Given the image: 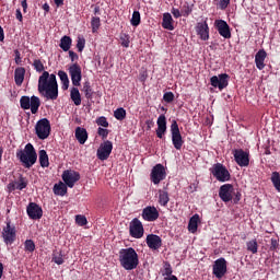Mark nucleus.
I'll return each mask as SVG.
<instances>
[{
  "instance_id": "f257e3e1",
  "label": "nucleus",
  "mask_w": 280,
  "mask_h": 280,
  "mask_svg": "<svg viewBox=\"0 0 280 280\" xmlns=\"http://www.w3.org/2000/svg\"><path fill=\"white\" fill-rule=\"evenodd\" d=\"M33 67L37 73H42L38 79V93L44 95L46 100H58V80H56V74H49L47 71H45V65L43 61H40V59H35L33 61Z\"/></svg>"
},
{
  "instance_id": "f03ea898",
  "label": "nucleus",
  "mask_w": 280,
  "mask_h": 280,
  "mask_svg": "<svg viewBox=\"0 0 280 280\" xmlns=\"http://www.w3.org/2000/svg\"><path fill=\"white\" fill-rule=\"evenodd\" d=\"M119 264L124 270H137L139 267V254L132 247L121 248L118 256Z\"/></svg>"
},
{
  "instance_id": "7ed1b4c3",
  "label": "nucleus",
  "mask_w": 280,
  "mask_h": 280,
  "mask_svg": "<svg viewBox=\"0 0 280 280\" xmlns=\"http://www.w3.org/2000/svg\"><path fill=\"white\" fill-rule=\"evenodd\" d=\"M16 159H19L20 163H22L23 167L26 170H30L33 165H36L38 154L36 153V149H34V144L27 143L24 150H18Z\"/></svg>"
},
{
  "instance_id": "20e7f679",
  "label": "nucleus",
  "mask_w": 280,
  "mask_h": 280,
  "mask_svg": "<svg viewBox=\"0 0 280 280\" xmlns=\"http://www.w3.org/2000/svg\"><path fill=\"white\" fill-rule=\"evenodd\" d=\"M20 106L23 110L31 109L32 115H36V113H38V108H40V98L35 95L31 98L30 96H22L20 98Z\"/></svg>"
},
{
  "instance_id": "39448f33",
  "label": "nucleus",
  "mask_w": 280,
  "mask_h": 280,
  "mask_svg": "<svg viewBox=\"0 0 280 280\" xmlns=\"http://www.w3.org/2000/svg\"><path fill=\"white\" fill-rule=\"evenodd\" d=\"M35 132L38 139H47L51 135V122H49V119H39L35 125Z\"/></svg>"
},
{
  "instance_id": "423d86ee",
  "label": "nucleus",
  "mask_w": 280,
  "mask_h": 280,
  "mask_svg": "<svg viewBox=\"0 0 280 280\" xmlns=\"http://www.w3.org/2000/svg\"><path fill=\"white\" fill-rule=\"evenodd\" d=\"M210 172L219 183L231 180V173H229V170L222 163L214 164Z\"/></svg>"
},
{
  "instance_id": "0eeeda50",
  "label": "nucleus",
  "mask_w": 280,
  "mask_h": 280,
  "mask_svg": "<svg viewBox=\"0 0 280 280\" xmlns=\"http://www.w3.org/2000/svg\"><path fill=\"white\" fill-rule=\"evenodd\" d=\"M171 135L172 143L175 150H183L185 140H183V135H180V128L178 127V122L176 120H173L171 124Z\"/></svg>"
},
{
  "instance_id": "6e6552de",
  "label": "nucleus",
  "mask_w": 280,
  "mask_h": 280,
  "mask_svg": "<svg viewBox=\"0 0 280 280\" xmlns=\"http://www.w3.org/2000/svg\"><path fill=\"white\" fill-rule=\"evenodd\" d=\"M2 238L7 246H12L16 242V228L12 225V221H7V226L2 229Z\"/></svg>"
},
{
  "instance_id": "1a4fd4ad",
  "label": "nucleus",
  "mask_w": 280,
  "mask_h": 280,
  "mask_svg": "<svg viewBox=\"0 0 280 280\" xmlns=\"http://www.w3.org/2000/svg\"><path fill=\"white\" fill-rule=\"evenodd\" d=\"M68 73L71 78L73 86H80L82 82V67L78 62L72 63L68 68Z\"/></svg>"
},
{
  "instance_id": "9d476101",
  "label": "nucleus",
  "mask_w": 280,
  "mask_h": 280,
  "mask_svg": "<svg viewBox=\"0 0 280 280\" xmlns=\"http://www.w3.org/2000/svg\"><path fill=\"white\" fill-rule=\"evenodd\" d=\"M226 259L224 257L218 258L212 266V275H214L217 279H222V277L226 275Z\"/></svg>"
},
{
  "instance_id": "9b49d317",
  "label": "nucleus",
  "mask_w": 280,
  "mask_h": 280,
  "mask_svg": "<svg viewBox=\"0 0 280 280\" xmlns=\"http://www.w3.org/2000/svg\"><path fill=\"white\" fill-rule=\"evenodd\" d=\"M61 178L63 183L67 185V187L73 189V187H75V183L80 180V173L73 170H66L63 171Z\"/></svg>"
},
{
  "instance_id": "f8f14e48",
  "label": "nucleus",
  "mask_w": 280,
  "mask_h": 280,
  "mask_svg": "<svg viewBox=\"0 0 280 280\" xmlns=\"http://www.w3.org/2000/svg\"><path fill=\"white\" fill-rule=\"evenodd\" d=\"M231 77L226 73H221L219 75H213L210 78V84L214 89H219V91H224L226 86H229V80Z\"/></svg>"
},
{
  "instance_id": "ddd939ff",
  "label": "nucleus",
  "mask_w": 280,
  "mask_h": 280,
  "mask_svg": "<svg viewBox=\"0 0 280 280\" xmlns=\"http://www.w3.org/2000/svg\"><path fill=\"white\" fill-rule=\"evenodd\" d=\"M233 156L235 163L240 165V167H248L250 165V155L248 152L244 151L243 149H236L233 151Z\"/></svg>"
},
{
  "instance_id": "4468645a",
  "label": "nucleus",
  "mask_w": 280,
  "mask_h": 280,
  "mask_svg": "<svg viewBox=\"0 0 280 280\" xmlns=\"http://www.w3.org/2000/svg\"><path fill=\"white\" fill-rule=\"evenodd\" d=\"M113 152V142L110 140L104 141L96 151V156L100 161H108Z\"/></svg>"
},
{
  "instance_id": "2eb2a0df",
  "label": "nucleus",
  "mask_w": 280,
  "mask_h": 280,
  "mask_svg": "<svg viewBox=\"0 0 280 280\" xmlns=\"http://www.w3.org/2000/svg\"><path fill=\"white\" fill-rule=\"evenodd\" d=\"M167 173H165V166L163 164H156L151 171V180L153 185H159L161 180H165Z\"/></svg>"
},
{
  "instance_id": "dca6fc26",
  "label": "nucleus",
  "mask_w": 280,
  "mask_h": 280,
  "mask_svg": "<svg viewBox=\"0 0 280 280\" xmlns=\"http://www.w3.org/2000/svg\"><path fill=\"white\" fill-rule=\"evenodd\" d=\"M234 191L233 184H224L219 189V198H221L222 202H231Z\"/></svg>"
},
{
  "instance_id": "f3484780",
  "label": "nucleus",
  "mask_w": 280,
  "mask_h": 280,
  "mask_svg": "<svg viewBox=\"0 0 280 280\" xmlns=\"http://www.w3.org/2000/svg\"><path fill=\"white\" fill-rule=\"evenodd\" d=\"M129 234L136 240H141V237H143V223H141L137 218L130 222Z\"/></svg>"
},
{
  "instance_id": "a211bd4d",
  "label": "nucleus",
  "mask_w": 280,
  "mask_h": 280,
  "mask_svg": "<svg viewBox=\"0 0 280 280\" xmlns=\"http://www.w3.org/2000/svg\"><path fill=\"white\" fill-rule=\"evenodd\" d=\"M214 27L217 32H219L220 36H222V38H225V40H229V38H231V26H229V23H226V21L215 20Z\"/></svg>"
},
{
  "instance_id": "6ab92c4d",
  "label": "nucleus",
  "mask_w": 280,
  "mask_h": 280,
  "mask_svg": "<svg viewBox=\"0 0 280 280\" xmlns=\"http://www.w3.org/2000/svg\"><path fill=\"white\" fill-rule=\"evenodd\" d=\"M26 213L31 220H40L43 218V208L36 202L28 203Z\"/></svg>"
},
{
  "instance_id": "aec40b11",
  "label": "nucleus",
  "mask_w": 280,
  "mask_h": 280,
  "mask_svg": "<svg viewBox=\"0 0 280 280\" xmlns=\"http://www.w3.org/2000/svg\"><path fill=\"white\" fill-rule=\"evenodd\" d=\"M159 210L154 206H148L142 210V218L145 222H156L159 220Z\"/></svg>"
},
{
  "instance_id": "412c9836",
  "label": "nucleus",
  "mask_w": 280,
  "mask_h": 280,
  "mask_svg": "<svg viewBox=\"0 0 280 280\" xmlns=\"http://www.w3.org/2000/svg\"><path fill=\"white\" fill-rule=\"evenodd\" d=\"M145 242L151 250H159L163 246V240L156 234L147 235Z\"/></svg>"
},
{
  "instance_id": "4be33fe9",
  "label": "nucleus",
  "mask_w": 280,
  "mask_h": 280,
  "mask_svg": "<svg viewBox=\"0 0 280 280\" xmlns=\"http://www.w3.org/2000/svg\"><path fill=\"white\" fill-rule=\"evenodd\" d=\"M166 132H167V118L164 116V114H162L158 118V129H156L158 139H163Z\"/></svg>"
},
{
  "instance_id": "5701e85b",
  "label": "nucleus",
  "mask_w": 280,
  "mask_h": 280,
  "mask_svg": "<svg viewBox=\"0 0 280 280\" xmlns=\"http://www.w3.org/2000/svg\"><path fill=\"white\" fill-rule=\"evenodd\" d=\"M196 32L201 40H209V24L207 21L197 23Z\"/></svg>"
},
{
  "instance_id": "b1692460",
  "label": "nucleus",
  "mask_w": 280,
  "mask_h": 280,
  "mask_svg": "<svg viewBox=\"0 0 280 280\" xmlns=\"http://www.w3.org/2000/svg\"><path fill=\"white\" fill-rule=\"evenodd\" d=\"M268 57V52H266L265 49H260L256 55H255V65L259 71H262V69L266 68V58Z\"/></svg>"
},
{
  "instance_id": "393cba45",
  "label": "nucleus",
  "mask_w": 280,
  "mask_h": 280,
  "mask_svg": "<svg viewBox=\"0 0 280 280\" xmlns=\"http://www.w3.org/2000/svg\"><path fill=\"white\" fill-rule=\"evenodd\" d=\"M74 137L81 145H84V143H86V141L89 140V132L82 127H77L74 131Z\"/></svg>"
},
{
  "instance_id": "a878e982",
  "label": "nucleus",
  "mask_w": 280,
  "mask_h": 280,
  "mask_svg": "<svg viewBox=\"0 0 280 280\" xmlns=\"http://www.w3.org/2000/svg\"><path fill=\"white\" fill-rule=\"evenodd\" d=\"M162 27L163 30H168L170 32H174V19L171 13H164L162 19Z\"/></svg>"
},
{
  "instance_id": "bb28decb",
  "label": "nucleus",
  "mask_w": 280,
  "mask_h": 280,
  "mask_svg": "<svg viewBox=\"0 0 280 280\" xmlns=\"http://www.w3.org/2000/svg\"><path fill=\"white\" fill-rule=\"evenodd\" d=\"M25 80V68L19 67L14 70V82L16 86H22Z\"/></svg>"
},
{
  "instance_id": "cd10ccee",
  "label": "nucleus",
  "mask_w": 280,
  "mask_h": 280,
  "mask_svg": "<svg viewBox=\"0 0 280 280\" xmlns=\"http://www.w3.org/2000/svg\"><path fill=\"white\" fill-rule=\"evenodd\" d=\"M70 100H72L74 106H80V104H82V95L75 85L70 90Z\"/></svg>"
},
{
  "instance_id": "c85d7f7f",
  "label": "nucleus",
  "mask_w": 280,
  "mask_h": 280,
  "mask_svg": "<svg viewBox=\"0 0 280 280\" xmlns=\"http://www.w3.org/2000/svg\"><path fill=\"white\" fill-rule=\"evenodd\" d=\"M58 75H59V80L61 82L62 91H68L69 90V74H67V72H65V70H59Z\"/></svg>"
},
{
  "instance_id": "c756f323",
  "label": "nucleus",
  "mask_w": 280,
  "mask_h": 280,
  "mask_svg": "<svg viewBox=\"0 0 280 280\" xmlns=\"http://www.w3.org/2000/svg\"><path fill=\"white\" fill-rule=\"evenodd\" d=\"M158 202L161 207H167L170 202V192L160 189Z\"/></svg>"
},
{
  "instance_id": "7c9ffc66",
  "label": "nucleus",
  "mask_w": 280,
  "mask_h": 280,
  "mask_svg": "<svg viewBox=\"0 0 280 280\" xmlns=\"http://www.w3.org/2000/svg\"><path fill=\"white\" fill-rule=\"evenodd\" d=\"M198 222H200V215L195 214L190 218L188 222V231L190 233H196V231H198Z\"/></svg>"
},
{
  "instance_id": "2f4dec72",
  "label": "nucleus",
  "mask_w": 280,
  "mask_h": 280,
  "mask_svg": "<svg viewBox=\"0 0 280 280\" xmlns=\"http://www.w3.org/2000/svg\"><path fill=\"white\" fill-rule=\"evenodd\" d=\"M72 44H73V39H71V37L66 35L61 37L59 47L60 49H62V51H69V49H71Z\"/></svg>"
},
{
  "instance_id": "473e14b6",
  "label": "nucleus",
  "mask_w": 280,
  "mask_h": 280,
  "mask_svg": "<svg viewBox=\"0 0 280 280\" xmlns=\"http://www.w3.org/2000/svg\"><path fill=\"white\" fill-rule=\"evenodd\" d=\"M55 196H66L67 195V184L60 182L54 186Z\"/></svg>"
},
{
  "instance_id": "72a5a7b5",
  "label": "nucleus",
  "mask_w": 280,
  "mask_h": 280,
  "mask_svg": "<svg viewBox=\"0 0 280 280\" xmlns=\"http://www.w3.org/2000/svg\"><path fill=\"white\" fill-rule=\"evenodd\" d=\"M270 180L275 187L276 190L280 194V173L275 171L271 173Z\"/></svg>"
},
{
  "instance_id": "f704fd0d",
  "label": "nucleus",
  "mask_w": 280,
  "mask_h": 280,
  "mask_svg": "<svg viewBox=\"0 0 280 280\" xmlns=\"http://www.w3.org/2000/svg\"><path fill=\"white\" fill-rule=\"evenodd\" d=\"M39 164L40 167H47L49 165V155L45 150L39 151Z\"/></svg>"
},
{
  "instance_id": "c9c22d12",
  "label": "nucleus",
  "mask_w": 280,
  "mask_h": 280,
  "mask_svg": "<svg viewBox=\"0 0 280 280\" xmlns=\"http://www.w3.org/2000/svg\"><path fill=\"white\" fill-rule=\"evenodd\" d=\"M86 100H93V88H91V82L85 81L83 83V89H82Z\"/></svg>"
},
{
  "instance_id": "e433bc0d",
  "label": "nucleus",
  "mask_w": 280,
  "mask_h": 280,
  "mask_svg": "<svg viewBox=\"0 0 280 280\" xmlns=\"http://www.w3.org/2000/svg\"><path fill=\"white\" fill-rule=\"evenodd\" d=\"M247 250L253 253V255H257V250H259V245L257 244V240H252L246 243Z\"/></svg>"
},
{
  "instance_id": "4c0bfd02",
  "label": "nucleus",
  "mask_w": 280,
  "mask_h": 280,
  "mask_svg": "<svg viewBox=\"0 0 280 280\" xmlns=\"http://www.w3.org/2000/svg\"><path fill=\"white\" fill-rule=\"evenodd\" d=\"M130 23L133 27L141 25V13L139 11H133Z\"/></svg>"
},
{
  "instance_id": "58836bf2",
  "label": "nucleus",
  "mask_w": 280,
  "mask_h": 280,
  "mask_svg": "<svg viewBox=\"0 0 280 280\" xmlns=\"http://www.w3.org/2000/svg\"><path fill=\"white\" fill-rule=\"evenodd\" d=\"M101 26H102V20H100V16H92L91 27H92L93 34H95Z\"/></svg>"
},
{
  "instance_id": "ea45409f",
  "label": "nucleus",
  "mask_w": 280,
  "mask_h": 280,
  "mask_svg": "<svg viewBox=\"0 0 280 280\" xmlns=\"http://www.w3.org/2000/svg\"><path fill=\"white\" fill-rule=\"evenodd\" d=\"M114 117L118 121H124V119H126V109H124V107L117 108L114 112Z\"/></svg>"
},
{
  "instance_id": "a19ab883",
  "label": "nucleus",
  "mask_w": 280,
  "mask_h": 280,
  "mask_svg": "<svg viewBox=\"0 0 280 280\" xmlns=\"http://www.w3.org/2000/svg\"><path fill=\"white\" fill-rule=\"evenodd\" d=\"M24 250L25 253H34V250H36V243L32 240H26L24 242Z\"/></svg>"
},
{
  "instance_id": "79ce46f5",
  "label": "nucleus",
  "mask_w": 280,
  "mask_h": 280,
  "mask_svg": "<svg viewBox=\"0 0 280 280\" xmlns=\"http://www.w3.org/2000/svg\"><path fill=\"white\" fill-rule=\"evenodd\" d=\"M120 45H121V47H126V49H128V47H130V35L121 34L120 35Z\"/></svg>"
},
{
  "instance_id": "37998d69",
  "label": "nucleus",
  "mask_w": 280,
  "mask_h": 280,
  "mask_svg": "<svg viewBox=\"0 0 280 280\" xmlns=\"http://www.w3.org/2000/svg\"><path fill=\"white\" fill-rule=\"evenodd\" d=\"M172 272H174V270H172V265H170V262H165L164 270L162 271V277H174Z\"/></svg>"
},
{
  "instance_id": "c03bdc74",
  "label": "nucleus",
  "mask_w": 280,
  "mask_h": 280,
  "mask_svg": "<svg viewBox=\"0 0 280 280\" xmlns=\"http://www.w3.org/2000/svg\"><path fill=\"white\" fill-rule=\"evenodd\" d=\"M75 223L79 226H86V224H89V221L86 220V217H84L82 214H78V215H75Z\"/></svg>"
},
{
  "instance_id": "a18cd8bd",
  "label": "nucleus",
  "mask_w": 280,
  "mask_h": 280,
  "mask_svg": "<svg viewBox=\"0 0 280 280\" xmlns=\"http://www.w3.org/2000/svg\"><path fill=\"white\" fill-rule=\"evenodd\" d=\"M86 46V39L84 37H78L77 39V49L78 51L82 52L84 51V47Z\"/></svg>"
},
{
  "instance_id": "49530a36",
  "label": "nucleus",
  "mask_w": 280,
  "mask_h": 280,
  "mask_svg": "<svg viewBox=\"0 0 280 280\" xmlns=\"http://www.w3.org/2000/svg\"><path fill=\"white\" fill-rule=\"evenodd\" d=\"M27 187V180H25V177L20 176V179L15 186V189H19V191H23Z\"/></svg>"
},
{
  "instance_id": "de8ad7c7",
  "label": "nucleus",
  "mask_w": 280,
  "mask_h": 280,
  "mask_svg": "<svg viewBox=\"0 0 280 280\" xmlns=\"http://www.w3.org/2000/svg\"><path fill=\"white\" fill-rule=\"evenodd\" d=\"M180 12H182V16H189V14H191L192 12V9L191 7H189V3H185L182 9H180Z\"/></svg>"
},
{
  "instance_id": "09e8293b",
  "label": "nucleus",
  "mask_w": 280,
  "mask_h": 280,
  "mask_svg": "<svg viewBox=\"0 0 280 280\" xmlns=\"http://www.w3.org/2000/svg\"><path fill=\"white\" fill-rule=\"evenodd\" d=\"M52 261L57 264V266H62V264H65V258H62V253L54 254Z\"/></svg>"
},
{
  "instance_id": "8fccbe9b",
  "label": "nucleus",
  "mask_w": 280,
  "mask_h": 280,
  "mask_svg": "<svg viewBox=\"0 0 280 280\" xmlns=\"http://www.w3.org/2000/svg\"><path fill=\"white\" fill-rule=\"evenodd\" d=\"M97 126H102L103 128H108V119L105 116H101L96 119Z\"/></svg>"
},
{
  "instance_id": "3c124183",
  "label": "nucleus",
  "mask_w": 280,
  "mask_h": 280,
  "mask_svg": "<svg viewBox=\"0 0 280 280\" xmlns=\"http://www.w3.org/2000/svg\"><path fill=\"white\" fill-rule=\"evenodd\" d=\"M163 100L166 102V104H172V102H174V92H165Z\"/></svg>"
},
{
  "instance_id": "603ef678",
  "label": "nucleus",
  "mask_w": 280,
  "mask_h": 280,
  "mask_svg": "<svg viewBox=\"0 0 280 280\" xmlns=\"http://www.w3.org/2000/svg\"><path fill=\"white\" fill-rule=\"evenodd\" d=\"M108 129H104L102 127L97 129V135L98 137H102L103 140L108 138Z\"/></svg>"
},
{
  "instance_id": "864d4df0",
  "label": "nucleus",
  "mask_w": 280,
  "mask_h": 280,
  "mask_svg": "<svg viewBox=\"0 0 280 280\" xmlns=\"http://www.w3.org/2000/svg\"><path fill=\"white\" fill-rule=\"evenodd\" d=\"M233 196H234V198L232 197V200H233L234 205H237L242 200V192L234 191Z\"/></svg>"
},
{
  "instance_id": "5fc2aeb1",
  "label": "nucleus",
  "mask_w": 280,
  "mask_h": 280,
  "mask_svg": "<svg viewBox=\"0 0 280 280\" xmlns=\"http://www.w3.org/2000/svg\"><path fill=\"white\" fill-rule=\"evenodd\" d=\"M230 3H231V0H220L219 1L220 9L226 10Z\"/></svg>"
},
{
  "instance_id": "6e6d98bb",
  "label": "nucleus",
  "mask_w": 280,
  "mask_h": 280,
  "mask_svg": "<svg viewBox=\"0 0 280 280\" xmlns=\"http://www.w3.org/2000/svg\"><path fill=\"white\" fill-rule=\"evenodd\" d=\"M171 13L173 14L174 19H180V16H183V13L180 12V10L173 8L171 10Z\"/></svg>"
},
{
  "instance_id": "4d7b16f0",
  "label": "nucleus",
  "mask_w": 280,
  "mask_h": 280,
  "mask_svg": "<svg viewBox=\"0 0 280 280\" xmlns=\"http://www.w3.org/2000/svg\"><path fill=\"white\" fill-rule=\"evenodd\" d=\"M69 58H70L71 62H75V60H78L79 56L73 50H69Z\"/></svg>"
},
{
  "instance_id": "13d9d810",
  "label": "nucleus",
  "mask_w": 280,
  "mask_h": 280,
  "mask_svg": "<svg viewBox=\"0 0 280 280\" xmlns=\"http://www.w3.org/2000/svg\"><path fill=\"white\" fill-rule=\"evenodd\" d=\"M14 55H15V65H21V51H19V49H15Z\"/></svg>"
},
{
  "instance_id": "bf43d9fd",
  "label": "nucleus",
  "mask_w": 280,
  "mask_h": 280,
  "mask_svg": "<svg viewBox=\"0 0 280 280\" xmlns=\"http://www.w3.org/2000/svg\"><path fill=\"white\" fill-rule=\"evenodd\" d=\"M15 19H18V21H20V23H23V13H21V9H16Z\"/></svg>"
},
{
  "instance_id": "052dcab7",
  "label": "nucleus",
  "mask_w": 280,
  "mask_h": 280,
  "mask_svg": "<svg viewBox=\"0 0 280 280\" xmlns=\"http://www.w3.org/2000/svg\"><path fill=\"white\" fill-rule=\"evenodd\" d=\"M147 130H152V126H154V120L148 119L145 120Z\"/></svg>"
},
{
  "instance_id": "680f3d73",
  "label": "nucleus",
  "mask_w": 280,
  "mask_h": 280,
  "mask_svg": "<svg viewBox=\"0 0 280 280\" xmlns=\"http://www.w3.org/2000/svg\"><path fill=\"white\" fill-rule=\"evenodd\" d=\"M5 39V33L3 32V27L0 26V43H3Z\"/></svg>"
},
{
  "instance_id": "e2e57ef3",
  "label": "nucleus",
  "mask_w": 280,
  "mask_h": 280,
  "mask_svg": "<svg viewBox=\"0 0 280 280\" xmlns=\"http://www.w3.org/2000/svg\"><path fill=\"white\" fill-rule=\"evenodd\" d=\"M54 3L57 8H61V5H65V0H54Z\"/></svg>"
},
{
  "instance_id": "0e129e2a",
  "label": "nucleus",
  "mask_w": 280,
  "mask_h": 280,
  "mask_svg": "<svg viewBox=\"0 0 280 280\" xmlns=\"http://www.w3.org/2000/svg\"><path fill=\"white\" fill-rule=\"evenodd\" d=\"M21 5L23 8V12H27V0H22Z\"/></svg>"
},
{
  "instance_id": "69168bd1",
  "label": "nucleus",
  "mask_w": 280,
  "mask_h": 280,
  "mask_svg": "<svg viewBox=\"0 0 280 280\" xmlns=\"http://www.w3.org/2000/svg\"><path fill=\"white\" fill-rule=\"evenodd\" d=\"M8 187H9V189H10V191H14V190L16 189V185H14V183H10V184L8 185Z\"/></svg>"
},
{
  "instance_id": "338daca9",
  "label": "nucleus",
  "mask_w": 280,
  "mask_h": 280,
  "mask_svg": "<svg viewBox=\"0 0 280 280\" xmlns=\"http://www.w3.org/2000/svg\"><path fill=\"white\" fill-rule=\"evenodd\" d=\"M164 280H178V277L176 276L165 277Z\"/></svg>"
},
{
  "instance_id": "774afa93",
  "label": "nucleus",
  "mask_w": 280,
  "mask_h": 280,
  "mask_svg": "<svg viewBox=\"0 0 280 280\" xmlns=\"http://www.w3.org/2000/svg\"><path fill=\"white\" fill-rule=\"evenodd\" d=\"M43 10L46 11V12H49V4L44 3L43 4Z\"/></svg>"
}]
</instances>
